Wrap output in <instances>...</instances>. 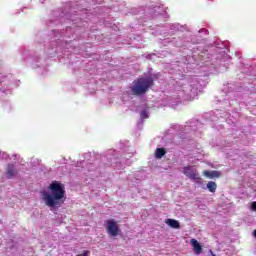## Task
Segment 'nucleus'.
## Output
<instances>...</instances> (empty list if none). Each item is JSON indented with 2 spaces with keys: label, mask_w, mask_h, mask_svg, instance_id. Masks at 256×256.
<instances>
[{
  "label": "nucleus",
  "mask_w": 256,
  "mask_h": 256,
  "mask_svg": "<svg viewBox=\"0 0 256 256\" xmlns=\"http://www.w3.org/2000/svg\"><path fill=\"white\" fill-rule=\"evenodd\" d=\"M166 153L165 148H157L155 151L156 159H162Z\"/></svg>",
  "instance_id": "nucleus-9"
},
{
  "label": "nucleus",
  "mask_w": 256,
  "mask_h": 256,
  "mask_svg": "<svg viewBox=\"0 0 256 256\" xmlns=\"http://www.w3.org/2000/svg\"><path fill=\"white\" fill-rule=\"evenodd\" d=\"M208 191H210V193H215V191H217V183L213 182V181H209L206 185Z\"/></svg>",
  "instance_id": "nucleus-10"
},
{
  "label": "nucleus",
  "mask_w": 256,
  "mask_h": 256,
  "mask_svg": "<svg viewBox=\"0 0 256 256\" xmlns=\"http://www.w3.org/2000/svg\"><path fill=\"white\" fill-rule=\"evenodd\" d=\"M251 209H252L253 211H256V201H255V202H252V204H251Z\"/></svg>",
  "instance_id": "nucleus-13"
},
{
  "label": "nucleus",
  "mask_w": 256,
  "mask_h": 256,
  "mask_svg": "<svg viewBox=\"0 0 256 256\" xmlns=\"http://www.w3.org/2000/svg\"><path fill=\"white\" fill-rule=\"evenodd\" d=\"M190 245H192L193 250L196 255H201V251H203V247H201V244L196 239L190 240Z\"/></svg>",
  "instance_id": "nucleus-7"
},
{
  "label": "nucleus",
  "mask_w": 256,
  "mask_h": 256,
  "mask_svg": "<svg viewBox=\"0 0 256 256\" xmlns=\"http://www.w3.org/2000/svg\"><path fill=\"white\" fill-rule=\"evenodd\" d=\"M17 175V169L15 168V165L8 164L7 170H6V177L7 179H13Z\"/></svg>",
  "instance_id": "nucleus-6"
},
{
  "label": "nucleus",
  "mask_w": 256,
  "mask_h": 256,
  "mask_svg": "<svg viewBox=\"0 0 256 256\" xmlns=\"http://www.w3.org/2000/svg\"><path fill=\"white\" fill-rule=\"evenodd\" d=\"M106 232L110 237H117L121 233L119 225L114 219H109L105 221Z\"/></svg>",
  "instance_id": "nucleus-4"
},
{
  "label": "nucleus",
  "mask_w": 256,
  "mask_h": 256,
  "mask_svg": "<svg viewBox=\"0 0 256 256\" xmlns=\"http://www.w3.org/2000/svg\"><path fill=\"white\" fill-rule=\"evenodd\" d=\"M204 177H207L208 179H219L221 177V172L217 170H205L203 172Z\"/></svg>",
  "instance_id": "nucleus-5"
},
{
  "label": "nucleus",
  "mask_w": 256,
  "mask_h": 256,
  "mask_svg": "<svg viewBox=\"0 0 256 256\" xmlns=\"http://www.w3.org/2000/svg\"><path fill=\"white\" fill-rule=\"evenodd\" d=\"M165 223L172 229H181V224L175 219H166Z\"/></svg>",
  "instance_id": "nucleus-8"
},
{
  "label": "nucleus",
  "mask_w": 256,
  "mask_h": 256,
  "mask_svg": "<svg viewBox=\"0 0 256 256\" xmlns=\"http://www.w3.org/2000/svg\"><path fill=\"white\" fill-rule=\"evenodd\" d=\"M49 191L41 192V199L44 202L46 207H50L51 209H55V207H61L63 203H65V184L59 181H53L48 186Z\"/></svg>",
  "instance_id": "nucleus-1"
},
{
  "label": "nucleus",
  "mask_w": 256,
  "mask_h": 256,
  "mask_svg": "<svg viewBox=\"0 0 256 256\" xmlns=\"http://www.w3.org/2000/svg\"><path fill=\"white\" fill-rule=\"evenodd\" d=\"M148 117H149V115L147 114L146 111L141 112V118L142 119H147Z\"/></svg>",
  "instance_id": "nucleus-12"
},
{
  "label": "nucleus",
  "mask_w": 256,
  "mask_h": 256,
  "mask_svg": "<svg viewBox=\"0 0 256 256\" xmlns=\"http://www.w3.org/2000/svg\"><path fill=\"white\" fill-rule=\"evenodd\" d=\"M91 252L89 250H85L82 254H78L76 256H89Z\"/></svg>",
  "instance_id": "nucleus-11"
},
{
  "label": "nucleus",
  "mask_w": 256,
  "mask_h": 256,
  "mask_svg": "<svg viewBox=\"0 0 256 256\" xmlns=\"http://www.w3.org/2000/svg\"><path fill=\"white\" fill-rule=\"evenodd\" d=\"M183 173L186 177H188V179H191V181H195V183H197L198 185H201V183H203V179L201 178L197 170L193 168V166L184 167Z\"/></svg>",
  "instance_id": "nucleus-3"
},
{
  "label": "nucleus",
  "mask_w": 256,
  "mask_h": 256,
  "mask_svg": "<svg viewBox=\"0 0 256 256\" xmlns=\"http://www.w3.org/2000/svg\"><path fill=\"white\" fill-rule=\"evenodd\" d=\"M153 85H155V80L152 77H139L133 81V85L130 87V90L132 95L139 97L141 95H145Z\"/></svg>",
  "instance_id": "nucleus-2"
}]
</instances>
